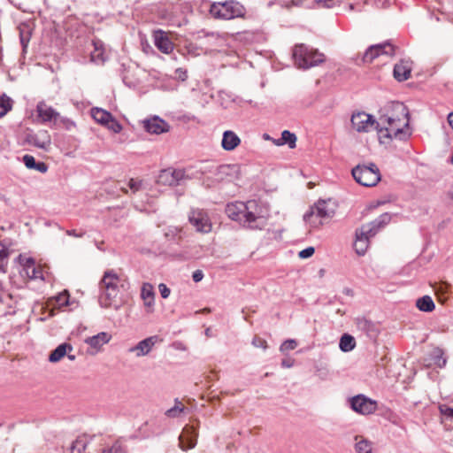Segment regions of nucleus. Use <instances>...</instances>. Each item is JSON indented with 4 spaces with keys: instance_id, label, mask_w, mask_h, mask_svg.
<instances>
[{
    "instance_id": "nucleus-1",
    "label": "nucleus",
    "mask_w": 453,
    "mask_h": 453,
    "mask_svg": "<svg viewBox=\"0 0 453 453\" xmlns=\"http://www.w3.org/2000/svg\"><path fill=\"white\" fill-rule=\"evenodd\" d=\"M409 111L400 102H390L380 111L377 134L381 143L393 139L405 140L411 135L409 130Z\"/></svg>"
},
{
    "instance_id": "nucleus-2",
    "label": "nucleus",
    "mask_w": 453,
    "mask_h": 453,
    "mask_svg": "<svg viewBox=\"0 0 453 453\" xmlns=\"http://www.w3.org/2000/svg\"><path fill=\"white\" fill-rule=\"evenodd\" d=\"M226 213L231 219L250 229H262L266 225L267 210L256 200L228 203Z\"/></svg>"
},
{
    "instance_id": "nucleus-3",
    "label": "nucleus",
    "mask_w": 453,
    "mask_h": 453,
    "mask_svg": "<svg viewBox=\"0 0 453 453\" xmlns=\"http://www.w3.org/2000/svg\"><path fill=\"white\" fill-rule=\"evenodd\" d=\"M127 283V280L119 276L113 270L104 272L100 281V306L103 308L114 306L118 310L119 305H115V303L119 296V288H124Z\"/></svg>"
},
{
    "instance_id": "nucleus-4",
    "label": "nucleus",
    "mask_w": 453,
    "mask_h": 453,
    "mask_svg": "<svg viewBox=\"0 0 453 453\" xmlns=\"http://www.w3.org/2000/svg\"><path fill=\"white\" fill-rule=\"evenodd\" d=\"M336 210L337 203L334 199H319L303 215V219L311 228L319 229L332 219Z\"/></svg>"
},
{
    "instance_id": "nucleus-5",
    "label": "nucleus",
    "mask_w": 453,
    "mask_h": 453,
    "mask_svg": "<svg viewBox=\"0 0 453 453\" xmlns=\"http://www.w3.org/2000/svg\"><path fill=\"white\" fill-rule=\"evenodd\" d=\"M391 219L388 213L381 214L373 221L363 225L356 231V240L354 242V250L359 256H364L369 247V240L373 237L378 231L386 226Z\"/></svg>"
},
{
    "instance_id": "nucleus-6",
    "label": "nucleus",
    "mask_w": 453,
    "mask_h": 453,
    "mask_svg": "<svg viewBox=\"0 0 453 453\" xmlns=\"http://www.w3.org/2000/svg\"><path fill=\"white\" fill-rule=\"evenodd\" d=\"M209 12L216 19L230 20L237 18H244L245 7L235 0L225 2H214L211 4Z\"/></svg>"
},
{
    "instance_id": "nucleus-7",
    "label": "nucleus",
    "mask_w": 453,
    "mask_h": 453,
    "mask_svg": "<svg viewBox=\"0 0 453 453\" xmlns=\"http://www.w3.org/2000/svg\"><path fill=\"white\" fill-rule=\"evenodd\" d=\"M293 58L298 68L309 69L317 66L326 60L323 53L305 44H296L293 49Z\"/></svg>"
},
{
    "instance_id": "nucleus-8",
    "label": "nucleus",
    "mask_w": 453,
    "mask_h": 453,
    "mask_svg": "<svg viewBox=\"0 0 453 453\" xmlns=\"http://www.w3.org/2000/svg\"><path fill=\"white\" fill-rule=\"evenodd\" d=\"M351 173L355 180L365 187H373L381 179L380 169L373 163L358 165L352 169Z\"/></svg>"
},
{
    "instance_id": "nucleus-9",
    "label": "nucleus",
    "mask_w": 453,
    "mask_h": 453,
    "mask_svg": "<svg viewBox=\"0 0 453 453\" xmlns=\"http://www.w3.org/2000/svg\"><path fill=\"white\" fill-rule=\"evenodd\" d=\"M377 123L378 119L365 111L353 113L351 116L352 127L358 133H367L372 129L377 131Z\"/></svg>"
},
{
    "instance_id": "nucleus-10",
    "label": "nucleus",
    "mask_w": 453,
    "mask_h": 453,
    "mask_svg": "<svg viewBox=\"0 0 453 453\" xmlns=\"http://www.w3.org/2000/svg\"><path fill=\"white\" fill-rule=\"evenodd\" d=\"M395 55V47L389 42H384L371 45L363 56L365 63H371L380 56L393 57Z\"/></svg>"
},
{
    "instance_id": "nucleus-11",
    "label": "nucleus",
    "mask_w": 453,
    "mask_h": 453,
    "mask_svg": "<svg viewBox=\"0 0 453 453\" xmlns=\"http://www.w3.org/2000/svg\"><path fill=\"white\" fill-rule=\"evenodd\" d=\"M188 219L197 232L206 234L211 231V222L205 211L200 209L192 210Z\"/></svg>"
},
{
    "instance_id": "nucleus-12",
    "label": "nucleus",
    "mask_w": 453,
    "mask_h": 453,
    "mask_svg": "<svg viewBox=\"0 0 453 453\" xmlns=\"http://www.w3.org/2000/svg\"><path fill=\"white\" fill-rule=\"evenodd\" d=\"M352 410L362 415H368L375 412L377 403L363 395L353 396L350 399Z\"/></svg>"
},
{
    "instance_id": "nucleus-13",
    "label": "nucleus",
    "mask_w": 453,
    "mask_h": 453,
    "mask_svg": "<svg viewBox=\"0 0 453 453\" xmlns=\"http://www.w3.org/2000/svg\"><path fill=\"white\" fill-rule=\"evenodd\" d=\"M25 142L32 146L44 150H49L51 145V137L47 130L30 132L26 134Z\"/></svg>"
},
{
    "instance_id": "nucleus-14",
    "label": "nucleus",
    "mask_w": 453,
    "mask_h": 453,
    "mask_svg": "<svg viewBox=\"0 0 453 453\" xmlns=\"http://www.w3.org/2000/svg\"><path fill=\"white\" fill-rule=\"evenodd\" d=\"M159 342H161V339L157 335L147 337L140 341L136 345L129 348L128 352L134 354L136 357L147 356Z\"/></svg>"
},
{
    "instance_id": "nucleus-15",
    "label": "nucleus",
    "mask_w": 453,
    "mask_h": 453,
    "mask_svg": "<svg viewBox=\"0 0 453 453\" xmlns=\"http://www.w3.org/2000/svg\"><path fill=\"white\" fill-rule=\"evenodd\" d=\"M142 126L148 133L152 134H161L170 130V125L158 116H153L144 119Z\"/></svg>"
},
{
    "instance_id": "nucleus-16",
    "label": "nucleus",
    "mask_w": 453,
    "mask_h": 453,
    "mask_svg": "<svg viewBox=\"0 0 453 453\" xmlns=\"http://www.w3.org/2000/svg\"><path fill=\"white\" fill-rule=\"evenodd\" d=\"M184 177V172L180 169L167 168L160 172L157 182L162 185L176 186Z\"/></svg>"
},
{
    "instance_id": "nucleus-17",
    "label": "nucleus",
    "mask_w": 453,
    "mask_h": 453,
    "mask_svg": "<svg viewBox=\"0 0 453 453\" xmlns=\"http://www.w3.org/2000/svg\"><path fill=\"white\" fill-rule=\"evenodd\" d=\"M36 112L37 117L42 123L54 122V124H58L59 112L45 102L41 101L37 104Z\"/></svg>"
},
{
    "instance_id": "nucleus-18",
    "label": "nucleus",
    "mask_w": 453,
    "mask_h": 453,
    "mask_svg": "<svg viewBox=\"0 0 453 453\" xmlns=\"http://www.w3.org/2000/svg\"><path fill=\"white\" fill-rule=\"evenodd\" d=\"M198 433L192 426H186L179 436L180 447L183 450L192 449L196 445Z\"/></svg>"
},
{
    "instance_id": "nucleus-19",
    "label": "nucleus",
    "mask_w": 453,
    "mask_h": 453,
    "mask_svg": "<svg viewBox=\"0 0 453 453\" xmlns=\"http://www.w3.org/2000/svg\"><path fill=\"white\" fill-rule=\"evenodd\" d=\"M155 46L165 54H170L173 50V43L167 34L162 30L155 31L153 34Z\"/></svg>"
},
{
    "instance_id": "nucleus-20",
    "label": "nucleus",
    "mask_w": 453,
    "mask_h": 453,
    "mask_svg": "<svg viewBox=\"0 0 453 453\" xmlns=\"http://www.w3.org/2000/svg\"><path fill=\"white\" fill-rule=\"evenodd\" d=\"M241 144V139L236 133L226 130L223 133L221 147L226 151H232Z\"/></svg>"
},
{
    "instance_id": "nucleus-21",
    "label": "nucleus",
    "mask_w": 453,
    "mask_h": 453,
    "mask_svg": "<svg viewBox=\"0 0 453 453\" xmlns=\"http://www.w3.org/2000/svg\"><path fill=\"white\" fill-rule=\"evenodd\" d=\"M111 339V335L106 332H101L91 337H88L85 342L89 345L96 352L99 351L101 348L108 343Z\"/></svg>"
},
{
    "instance_id": "nucleus-22",
    "label": "nucleus",
    "mask_w": 453,
    "mask_h": 453,
    "mask_svg": "<svg viewBox=\"0 0 453 453\" xmlns=\"http://www.w3.org/2000/svg\"><path fill=\"white\" fill-rule=\"evenodd\" d=\"M411 66L409 61L402 60L394 67V77L398 81H403L410 78Z\"/></svg>"
},
{
    "instance_id": "nucleus-23",
    "label": "nucleus",
    "mask_w": 453,
    "mask_h": 453,
    "mask_svg": "<svg viewBox=\"0 0 453 453\" xmlns=\"http://www.w3.org/2000/svg\"><path fill=\"white\" fill-rule=\"evenodd\" d=\"M141 297L144 302V305L150 310L154 305L155 292L150 283H143L141 289Z\"/></svg>"
},
{
    "instance_id": "nucleus-24",
    "label": "nucleus",
    "mask_w": 453,
    "mask_h": 453,
    "mask_svg": "<svg viewBox=\"0 0 453 453\" xmlns=\"http://www.w3.org/2000/svg\"><path fill=\"white\" fill-rule=\"evenodd\" d=\"M73 350V346L69 343H62L58 345L49 356L50 363L60 361L68 352Z\"/></svg>"
},
{
    "instance_id": "nucleus-25",
    "label": "nucleus",
    "mask_w": 453,
    "mask_h": 453,
    "mask_svg": "<svg viewBox=\"0 0 453 453\" xmlns=\"http://www.w3.org/2000/svg\"><path fill=\"white\" fill-rule=\"evenodd\" d=\"M446 365V359L443 357V351L440 348H434L430 353V361L428 365H436L440 368Z\"/></svg>"
},
{
    "instance_id": "nucleus-26",
    "label": "nucleus",
    "mask_w": 453,
    "mask_h": 453,
    "mask_svg": "<svg viewBox=\"0 0 453 453\" xmlns=\"http://www.w3.org/2000/svg\"><path fill=\"white\" fill-rule=\"evenodd\" d=\"M274 143L276 145H283L287 143L290 149H294L296 145V136L295 134L289 132L288 130H284L281 133L280 139L274 141Z\"/></svg>"
},
{
    "instance_id": "nucleus-27",
    "label": "nucleus",
    "mask_w": 453,
    "mask_h": 453,
    "mask_svg": "<svg viewBox=\"0 0 453 453\" xmlns=\"http://www.w3.org/2000/svg\"><path fill=\"white\" fill-rule=\"evenodd\" d=\"M24 270L30 279H42V271L35 266V261L31 258L27 260Z\"/></svg>"
},
{
    "instance_id": "nucleus-28",
    "label": "nucleus",
    "mask_w": 453,
    "mask_h": 453,
    "mask_svg": "<svg viewBox=\"0 0 453 453\" xmlns=\"http://www.w3.org/2000/svg\"><path fill=\"white\" fill-rule=\"evenodd\" d=\"M91 116L96 122L104 126L107 124V120L111 117V113L102 108H93L91 110Z\"/></svg>"
},
{
    "instance_id": "nucleus-29",
    "label": "nucleus",
    "mask_w": 453,
    "mask_h": 453,
    "mask_svg": "<svg viewBox=\"0 0 453 453\" xmlns=\"http://www.w3.org/2000/svg\"><path fill=\"white\" fill-rule=\"evenodd\" d=\"M355 347H356V341L352 335H350L349 334H344L341 337L340 342H339V348L342 351L349 352V351H351L352 349H354Z\"/></svg>"
},
{
    "instance_id": "nucleus-30",
    "label": "nucleus",
    "mask_w": 453,
    "mask_h": 453,
    "mask_svg": "<svg viewBox=\"0 0 453 453\" xmlns=\"http://www.w3.org/2000/svg\"><path fill=\"white\" fill-rule=\"evenodd\" d=\"M416 306L419 311L425 312L433 311L435 308L434 303L429 296H424L418 298L416 302Z\"/></svg>"
},
{
    "instance_id": "nucleus-31",
    "label": "nucleus",
    "mask_w": 453,
    "mask_h": 453,
    "mask_svg": "<svg viewBox=\"0 0 453 453\" xmlns=\"http://www.w3.org/2000/svg\"><path fill=\"white\" fill-rule=\"evenodd\" d=\"M355 449L357 453H372V442L361 436H356Z\"/></svg>"
},
{
    "instance_id": "nucleus-32",
    "label": "nucleus",
    "mask_w": 453,
    "mask_h": 453,
    "mask_svg": "<svg viewBox=\"0 0 453 453\" xmlns=\"http://www.w3.org/2000/svg\"><path fill=\"white\" fill-rule=\"evenodd\" d=\"M12 100L6 95L0 96V118L12 110Z\"/></svg>"
},
{
    "instance_id": "nucleus-33",
    "label": "nucleus",
    "mask_w": 453,
    "mask_h": 453,
    "mask_svg": "<svg viewBox=\"0 0 453 453\" xmlns=\"http://www.w3.org/2000/svg\"><path fill=\"white\" fill-rule=\"evenodd\" d=\"M185 410L184 405L178 399H175V404L173 407L168 409L165 411V415L168 418H177L179 417Z\"/></svg>"
},
{
    "instance_id": "nucleus-34",
    "label": "nucleus",
    "mask_w": 453,
    "mask_h": 453,
    "mask_svg": "<svg viewBox=\"0 0 453 453\" xmlns=\"http://www.w3.org/2000/svg\"><path fill=\"white\" fill-rule=\"evenodd\" d=\"M95 50L91 52V60L94 62H104V56L102 44L98 42H93Z\"/></svg>"
},
{
    "instance_id": "nucleus-35",
    "label": "nucleus",
    "mask_w": 453,
    "mask_h": 453,
    "mask_svg": "<svg viewBox=\"0 0 453 453\" xmlns=\"http://www.w3.org/2000/svg\"><path fill=\"white\" fill-rule=\"evenodd\" d=\"M105 127L110 131L114 134H119L122 131V125L111 115V117L107 120V124H104Z\"/></svg>"
},
{
    "instance_id": "nucleus-36",
    "label": "nucleus",
    "mask_w": 453,
    "mask_h": 453,
    "mask_svg": "<svg viewBox=\"0 0 453 453\" xmlns=\"http://www.w3.org/2000/svg\"><path fill=\"white\" fill-rule=\"evenodd\" d=\"M101 453H125V449L120 441H116L111 445L105 446Z\"/></svg>"
},
{
    "instance_id": "nucleus-37",
    "label": "nucleus",
    "mask_w": 453,
    "mask_h": 453,
    "mask_svg": "<svg viewBox=\"0 0 453 453\" xmlns=\"http://www.w3.org/2000/svg\"><path fill=\"white\" fill-rule=\"evenodd\" d=\"M297 347V342L294 339H288L282 342V344L280 347V350L282 353H285L289 350H293Z\"/></svg>"
},
{
    "instance_id": "nucleus-38",
    "label": "nucleus",
    "mask_w": 453,
    "mask_h": 453,
    "mask_svg": "<svg viewBox=\"0 0 453 453\" xmlns=\"http://www.w3.org/2000/svg\"><path fill=\"white\" fill-rule=\"evenodd\" d=\"M56 303L58 306H66L69 303V294L66 290L58 294L56 297Z\"/></svg>"
},
{
    "instance_id": "nucleus-39",
    "label": "nucleus",
    "mask_w": 453,
    "mask_h": 453,
    "mask_svg": "<svg viewBox=\"0 0 453 453\" xmlns=\"http://www.w3.org/2000/svg\"><path fill=\"white\" fill-rule=\"evenodd\" d=\"M86 449V443L82 439H77L73 442L71 450L72 453H81Z\"/></svg>"
},
{
    "instance_id": "nucleus-40",
    "label": "nucleus",
    "mask_w": 453,
    "mask_h": 453,
    "mask_svg": "<svg viewBox=\"0 0 453 453\" xmlns=\"http://www.w3.org/2000/svg\"><path fill=\"white\" fill-rule=\"evenodd\" d=\"M58 123L62 125V127L64 128H65L66 130H71L72 128H73L75 127V123L73 120H71L67 118H65V117H61L60 115H59Z\"/></svg>"
},
{
    "instance_id": "nucleus-41",
    "label": "nucleus",
    "mask_w": 453,
    "mask_h": 453,
    "mask_svg": "<svg viewBox=\"0 0 453 453\" xmlns=\"http://www.w3.org/2000/svg\"><path fill=\"white\" fill-rule=\"evenodd\" d=\"M439 411L441 415L450 419H453V407L446 404H441L439 406Z\"/></svg>"
},
{
    "instance_id": "nucleus-42",
    "label": "nucleus",
    "mask_w": 453,
    "mask_h": 453,
    "mask_svg": "<svg viewBox=\"0 0 453 453\" xmlns=\"http://www.w3.org/2000/svg\"><path fill=\"white\" fill-rule=\"evenodd\" d=\"M142 182L138 179H130L128 181V187L133 193L139 191L142 188Z\"/></svg>"
},
{
    "instance_id": "nucleus-43",
    "label": "nucleus",
    "mask_w": 453,
    "mask_h": 453,
    "mask_svg": "<svg viewBox=\"0 0 453 453\" xmlns=\"http://www.w3.org/2000/svg\"><path fill=\"white\" fill-rule=\"evenodd\" d=\"M252 345L256 348H261L263 349H267V342L265 339L259 337V336H255L252 340Z\"/></svg>"
},
{
    "instance_id": "nucleus-44",
    "label": "nucleus",
    "mask_w": 453,
    "mask_h": 453,
    "mask_svg": "<svg viewBox=\"0 0 453 453\" xmlns=\"http://www.w3.org/2000/svg\"><path fill=\"white\" fill-rule=\"evenodd\" d=\"M23 162L28 169H34L36 164L35 157L31 155H25Z\"/></svg>"
},
{
    "instance_id": "nucleus-45",
    "label": "nucleus",
    "mask_w": 453,
    "mask_h": 453,
    "mask_svg": "<svg viewBox=\"0 0 453 453\" xmlns=\"http://www.w3.org/2000/svg\"><path fill=\"white\" fill-rule=\"evenodd\" d=\"M357 324L359 328L364 329V330H368L370 328V326H372L371 321H369L368 319H366L365 318L357 319Z\"/></svg>"
},
{
    "instance_id": "nucleus-46",
    "label": "nucleus",
    "mask_w": 453,
    "mask_h": 453,
    "mask_svg": "<svg viewBox=\"0 0 453 453\" xmlns=\"http://www.w3.org/2000/svg\"><path fill=\"white\" fill-rule=\"evenodd\" d=\"M315 252V249L313 247H308L303 250H301L298 254L300 258H308L311 257Z\"/></svg>"
},
{
    "instance_id": "nucleus-47",
    "label": "nucleus",
    "mask_w": 453,
    "mask_h": 453,
    "mask_svg": "<svg viewBox=\"0 0 453 453\" xmlns=\"http://www.w3.org/2000/svg\"><path fill=\"white\" fill-rule=\"evenodd\" d=\"M158 289L163 298H167L170 296L171 290L165 284L160 283Z\"/></svg>"
},
{
    "instance_id": "nucleus-48",
    "label": "nucleus",
    "mask_w": 453,
    "mask_h": 453,
    "mask_svg": "<svg viewBox=\"0 0 453 453\" xmlns=\"http://www.w3.org/2000/svg\"><path fill=\"white\" fill-rule=\"evenodd\" d=\"M315 2L323 8H331L334 5V0H315Z\"/></svg>"
},
{
    "instance_id": "nucleus-49",
    "label": "nucleus",
    "mask_w": 453,
    "mask_h": 453,
    "mask_svg": "<svg viewBox=\"0 0 453 453\" xmlns=\"http://www.w3.org/2000/svg\"><path fill=\"white\" fill-rule=\"evenodd\" d=\"M34 169L43 173L47 172L48 166L43 162H36L35 166Z\"/></svg>"
},
{
    "instance_id": "nucleus-50",
    "label": "nucleus",
    "mask_w": 453,
    "mask_h": 453,
    "mask_svg": "<svg viewBox=\"0 0 453 453\" xmlns=\"http://www.w3.org/2000/svg\"><path fill=\"white\" fill-rule=\"evenodd\" d=\"M192 278L195 282H199L203 278V273L201 270H196L193 273Z\"/></svg>"
},
{
    "instance_id": "nucleus-51",
    "label": "nucleus",
    "mask_w": 453,
    "mask_h": 453,
    "mask_svg": "<svg viewBox=\"0 0 453 453\" xmlns=\"http://www.w3.org/2000/svg\"><path fill=\"white\" fill-rule=\"evenodd\" d=\"M29 35H24V34H20V42L23 46V50H26V48L27 47V44L29 42Z\"/></svg>"
},
{
    "instance_id": "nucleus-52",
    "label": "nucleus",
    "mask_w": 453,
    "mask_h": 453,
    "mask_svg": "<svg viewBox=\"0 0 453 453\" xmlns=\"http://www.w3.org/2000/svg\"><path fill=\"white\" fill-rule=\"evenodd\" d=\"M175 73L181 81H185L188 78L187 71L182 68L176 69Z\"/></svg>"
},
{
    "instance_id": "nucleus-53",
    "label": "nucleus",
    "mask_w": 453,
    "mask_h": 453,
    "mask_svg": "<svg viewBox=\"0 0 453 453\" xmlns=\"http://www.w3.org/2000/svg\"><path fill=\"white\" fill-rule=\"evenodd\" d=\"M447 288H448L447 284H440L438 287L435 288V292L439 296L440 293H441V294L445 293Z\"/></svg>"
},
{
    "instance_id": "nucleus-54",
    "label": "nucleus",
    "mask_w": 453,
    "mask_h": 453,
    "mask_svg": "<svg viewBox=\"0 0 453 453\" xmlns=\"http://www.w3.org/2000/svg\"><path fill=\"white\" fill-rule=\"evenodd\" d=\"M293 365H294V360L293 359H283L281 361V365L284 368H290V367L293 366Z\"/></svg>"
},
{
    "instance_id": "nucleus-55",
    "label": "nucleus",
    "mask_w": 453,
    "mask_h": 453,
    "mask_svg": "<svg viewBox=\"0 0 453 453\" xmlns=\"http://www.w3.org/2000/svg\"><path fill=\"white\" fill-rule=\"evenodd\" d=\"M66 234L68 235H72V236H74V237H82L84 235L83 232L78 234V233H76L75 230H67Z\"/></svg>"
},
{
    "instance_id": "nucleus-56",
    "label": "nucleus",
    "mask_w": 453,
    "mask_h": 453,
    "mask_svg": "<svg viewBox=\"0 0 453 453\" xmlns=\"http://www.w3.org/2000/svg\"><path fill=\"white\" fill-rule=\"evenodd\" d=\"M9 255L8 250L5 248L0 250V259L6 258Z\"/></svg>"
},
{
    "instance_id": "nucleus-57",
    "label": "nucleus",
    "mask_w": 453,
    "mask_h": 453,
    "mask_svg": "<svg viewBox=\"0 0 453 453\" xmlns=\"http://www.w3.org/2000/svg\"><path fill=\"white\" fill-rule=\"evenodd\" d=\"M449 196L450 202L453 203V186L450 188V190L449 192Z\"/></svg>"
},
{
    "instance_id": "nucleus-58",
    "label": "nucleus",
    "mask_w": 453,
    "mask_h": 453,
    "mask_svg": "<svg viewBox=\"0 0 453 453\" xmlns=\"http://www.w3.org/2000/svg\"><path fill=\"white\" fill-rule=\"evenodd\" d=\"M65 356H67L68 359L73 361L76 357L74 355H72L71 352H68Z\"/></svg>"
},
{
    "instance_id": "nucleus-59",
    "label": "nucleus",
    "mask_w": 453,
    "mask_h": 453,
    "mask_svg": "<svg viewBox=\"0 0 453 453\" xmlns=\"http://www.w3.org/2000/svg\"><path fill=\"white\" fill-rule=\"evenodd\" d=\"M264 136H265V139H266V140L270 139L268 134H265Z\"/></svg>"
},
{
    "instance_id": "nucleus-60",
    "label": "nucleus",
    "mask_w": 453,
    "mask_h": 453,
    "mask_svg": "<svg viewBox=\"0 0 453 453\" xmlns=\"http://www.w3.org/2000/svg\"><path fill=\"white\" fill-rule=\"evenodd\" d=\"M205 334H206V335L210 334L209 329L206 330Z\"/></svg>"
},
{
    "instance_id": "nucleus-61",
    "label": "nucleus",
    "mask_w": 453,
    "mask_h": 453,
    "mask_svg": "<svg viewBox=\"0 0 453 453\" xmlns=\"http://www.w3.org/2000/svg\"><path fill=\"white\" fill-rule=\"evenodd\" d=\"M121 190H123L125 193H127V191L124 188H121Z\"/></svg>"
},
{
    "instance_id": "nucleus-62",
    "label": "nucleus",
    "mask_w": 453,
    "mask_h": 453,
    "mask_svg": "<svg viewBox=\"0 0 453 453\" xmlns=\"http://www.w3.org/2000/svg\"><path fill=\"white\" fill-rule=\"evenodd\" d=\"M440 301L443 302L444 300L439 296Z\"/></svg>"
},
{
    "instance_id": "nucleus-63",
    "label": "nucleus",
    "mask_w": 453,
    "mask_h": 453,
    "mask_svg": "<svg viewBox=\"0 0 453 453\" xmlns=\"http://www.w3.org/2000/svg\"><path fill=\"white\" fill-rule=\"evenodd\" d=\"M450 161H451V163L453 164V155H452V157H451Z\"/></svg>"
}]
</instances>
